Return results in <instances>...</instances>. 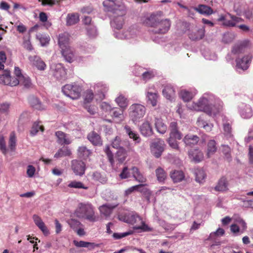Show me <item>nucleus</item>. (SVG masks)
Returning a JSON list of instances; mask_svg holds the SVG:
<instances>
[{
	"label": "nucleus",
	"mask_w": 253,
	"mask_h": 253,
	"mask_svg": "<svg viewBox=\"0 0 253 253\" xmlns=\"http://www.w3.org/2000/svg\"><path fill=\"white\" fill-rule=\"evenodd\" d=\"M143 23L151 28L154 34H165L169 30L171 23L168 19H162L158 14H152L145 18Z\"/></svg>",
	"instance_id": "obj_1"
},
{
	"label": "nucleus",
	"mask_w": 253,
	"mask_h": 253,
	"mask_svg": "<svg viewBox=\"0 0 253 253\" xmlns=\"http://www.w3.org/2000/svg\"><path fill=\"white\" fill-rule=\"evenodd\" d=\"M120 220L133 225L135 230L140 229L143 231H151L152 229L142 220V218L136 213L128 212L122 213L119 216Z\"/></svg>",
	"instance_id": "obj_2"
},
{
	"label": "nucleus",
	"mask_w": 253,
	"mask_h": 253,
	"mask_svg": "<svg viewBox=\"0 0 253 253\" xmlns=\"http://www.w3.org/2000/svg\"><path fill=\"white\" fill-rule=\"evenodd\" d=\"M0 83L11 86H16L20 84L26 88H29L32 85L30 78L27 75L21 76V78L18 79L11 77L10 71L6 70L3 72L2 74L0 75Z\"/></svg>",
	"instance_id": "obj_3"
},
{
	"label": "nucleus",
	"mask_w": 253,
	"mask_h": 253,
	"mask_svg": "<svg viewBox=\"0 0 253 253\" xmlns=\"http://www.w3.org/2000/svg\"><path fill=\"white\" fill-rule=\"evenodd\" d=\"M75 214L78 218L86 219L91 222H96L98 220V217L95 213L94 208L89 203L79 204Z\"/></svg>",
	"instance_id": "obj_4"
},
{
	"label": "nucleus",
	"mask_w": 253,
	"mask_h": 253,
	"mask_svg": "<svg viewBox=\"0 0 253 253\" xmlns=\"http://www.w3.org/2000/svg\"><path fill=\"white\" fill-rule=\"evenodd\" d=\"M103 5L108 11L114 13L119 12L122 15H126V7L119 0H105L103 1Z\"/></svg>",
	"instance_id": "obj_5"
},
{
	"label": "nucleus",
	"mask_w": 253,
	"mask_h": 253,
	"mask_svg": "<svg viewBox=\"0 0 253 253\" xmlns=\"http://www.w3.org/2000/svg\"><path fill=\"white\" fill-rule=\"evenodd\" d=\"M146 113L144 106L140 104H133L129 108V116L132 121L136 124L140 121Z\"/></svg>",
	"instance_id": "obj_6"
},
{
	"label": "nucleus",
	"mask_w": 253,
	"mask_h": 253,
	"mask_svg": "<svg viewBox=\"0 0 253 253\" xmlns=\"http://www.w3.org/2000/svg\"><path fill=\"white\" fill-rule=\"evenodd\" d=\"M62 91L65 95L71 99H78L81 96L82 87L76 84H67L62 87Z\"/></svg>",
	"instance_id": "obj_7"
},
{
	"label": "nucleus",
	"mask_w": 253,
	"mask_h": 253,
	"mask_svg": "<svg viewBox=\"0 0 253 253\" xmlns=\"http://www.w3.org/2000/svg\"><path fill=\"white\" fill-rule=\"evenodd\" d=\"M165 147L164 141L160 138L154 139L150 145L151 152L157 158L161 157L165 150Z\"/></svg>",
	"instance_id": "obj_8"
},
{
	"label": "nucleus",
	"mask_w": 253,
	"mask_h": 253,
	"mask_svg": "<svg viewBox=\"0 0 253 253\" xmlns=\"http://www.w3.org/2000/svg\"><path fill=\"white\" fill-rule=\"evenodd\" d=\"M252 58L253 55L251 54H248L241 58H237L236 59V67L244 71L247 70L250 66Z\"/></svg>",
	"instance_id": "obj_9"
},
{
	"label": "nucleus",
	"mask_w": 253,
	"mask_h": 253,
	"mask_svg": "<svg viewBox=\"0 0 253 253\" xmlns=\"http://www.w3.org/2000/svg\"><path fill=\"white\" fill-rule=\"evenodd\" d=\"M72 169L77 175L82 176L86 169L85 164L82 161L74 160L72 161Z\"/></svg>",
	"instance_id": "obj_10"
},
{
	"label": "nucleus",
	"mask_w": 253,
	"mask_h": 253,
	"mask_svg": "<svg viewBox=\"0 0 253 253\" xmlns=\"http://www.w3.org/2000/svg\"><path fill=\"white\" fill-rule=\"evenodd\" d=\"M229 183L227 178L223 176L218 180L216 185L214 187V190L217 192H224L228 191Z\"/></svg>",
	"instance_id": "obj_11"
},
{
	"label": "nucleus",
	"mask_w": 253,
	"mask_h": 253,
	"mask_svg": "<svg viewBox=\"0 0 253 253\" xmlns=\"http://www.w3.org/2000/svg\"><path fill=\"white\" fill-rule=\"evenodd\" d=\"M112 146L113 148L117 149L124 148V147L128 149V151H131L130 144L128 141L122 140L119 136H116L112 142Z\"/></svg>",
	"instance_id": "obj_12"
},
{
	"label": "nucleus",
	"mask_w": 253,
	"mask_h": 253,
	"mask_svg": "<svg viewBox=\"0 0 253 253\" xmlns=\"http://www.w3.org/2000/svg\"><path fill=\"white\" fill-rule=\"evenodd\" d=\"M33 219L35 224L41 229L44 235L47 236L49 235V231L47 227L39 215L34 214L33 216Z\"/></svg>",
	"instance_id": "obj_13"
},
{
	"label": "nucleus",
	"mask_w": 253,
	"mask_h": 253,
	"mask_svg": "<svg viewBox=\"0 0 253 253\" xmlns=\"http://www.w3.org/2000/svg\"><path fill=\"white\" fill-rule=\"evenodd\" d=\"M169 137L176 138L178 140H180L182 138V134L178 129L177 123L176 122H171L169 125Z\"/></svg>",
	"instance_id": "obj_14"
},
{
	"label": "nucleus",
	"mask_w": 253,
	"mask_h": 253,
	"mask_svg": "<svg viewBox=\"0 0 253 253\" xmlns=\"http://www.w3.org/2000/svg\"><path fill=\"white\" fill-rule=\"evenodd\" d=\"M87 138L93 145L101 146L102 144V141L100 136L94 131L89 132L87 135Z\"/></svg>",
	"instance_id": "obj_15"
},
{
	"label": "nucleus",
	"mask_w": 253,
	"mask_h": 253,
	"mask_svg": "<svg viewBox=\"0 0 253 253\" xmlns=\"http://www.w3.org/2000/svg\"><path fill=\"white\" fill-rule=\"evenodd\" d=\"M29 59L32 62L33 65L36 67L38 70L41 71L45 70L46 64L40 57L38 56H30Z\"/></svg>",
	"instance_id": "obj_16"
},
{
	"label": "nucleus",
	"mask_w": 253,
	"mask_h": 253,
	"mask_svg": "<svg viewBox=\"0 0 253 253\" xmlns=\"http://www.w3.org/2000/svg\"><path fill=\"white\" fill-rule=\"evenodd\" d=\"M67 72L65 68L61 64H58L55 66L54 76L58 80L65 79L66 77Z\"/></svg>",
	"instance_id": "obj_17"
},
{
	"label": "nucleus",
	"mask_w": 253,
	"mask_h": 253,
	"mask_svg": "<svg viewBox=\"0 0 253 253\" xmlns=\"http://www.w3.org/2000/svg\"><path fill=\"white\" fill-rule=\"evenodd\" d=\"M189 156L190 159L196 163L202 161L204 158V155L202 152L197 149L189 151Z\"/></svg>",
	"instance_id": "obj_18"
},
{
	"label": "nucleus",
	"mask_w": 253,
	"mask_h": 253,
	"mask_svg": "<svg viewBox=\"0 0 253 253\" xmlns=\"http://www.w3.org/2000/svg\"><path fill=\"white\" fill-rule=\"evenodd\" d=\"M134 179L139 183L146 182V178L141 173L139 169L136 167H133L130 169Z\"/></svg>",
	"instance_id": "obj_19"
},
{
	"label": "nucleus",
	"mask_w": 253,
	"mask_h": 253,
	"mask_svg": "<svg viewBox=\"0 0 253 253\" xmlns=\"http://www.w3.org/2000/svg\"><path fill=\"white\" fill-rule=\"evenodd\" d=\"M205 27L199 29L196 31L191 32L188 34V37L192 41H198L202 39L205 36Z\"/></svg>",
	"instance_id": "obj_20"
},
{
	"label": "nucleus",
	"mask_w": 253,
	"mask_h": 253,
	"mask_svg": "<svg viewBox=\"0 0 253 253\" xmlns=\"http://www.w3.org/2000/svg\"><path fill=\"white\" fill-rule=\"evenodd\" d=\"M199 140V137L198 136L188 134L184 136L183 141L186 145L192 146L197 144Z\"/></svg>",
	"instance_id": "obj_21"
},
{
	"label": "nucleus",
	"mask_w": 253,
	"mask_h": 253,
	"mask_svg": "<svg viewBox=\"0 0 253 253\" xmlns=\"http://www.w3.org/2000/svg\"><path fill=\"white\" fill-rule=\"evenodd\" d=\"M61 52L66 61L72 63L74 61V53L70 46L61 48Z\"/></svg>",
	"instance_id": "obj_22"
},
{
	"label": "nucleus",
	"mask_w": 253,
	"mask_h": 253,
	"mask_svg": "<svg viewBox=\"0 0 253 253\" xmlns=\"http://www.w3.org/2000/svg\"><path fill=\"white\" fill-rule=\"evenodd\" d=\"M55 136L57 138V142L61 145L69 144L71 143L70 140L67 137V134L62 131L55 132Z\"/></svg>",
	"instance_id": "obj_23"
},
{
	"label": "nucleus",
	"mask_w": 253,
	"mask_h": 253,
	"mask_svg": "<svg viewBox=\"0 0 253 253\" xmlns=\"http://www.w3.org/2000/svg\"><path fill=\"white\" fill-rule=\"evenodd\" d=\"M139 129L141 133L145 136H150L153 133L152 126L148 121L144 122L140 126Z\"/></svg>",
	"instance_id": "obj_24"
},
{
	"label": "nucleus",
	"mask_w": 253,
	"mask_h": 253,
	"mask_svg": "<svg viewBox=\"0 0 253 253\" xmlns=\"http://www.w3.org/2000/svg\"><path fill=\"white\" fill-rule=\"evenodd\" d=\"M69 35L68 33L64 32L59 35L58 44L61 48H65L69 46Z\"/></svg>",
	"instance_id": "obj_25"
},
{
	"label": "nucleus",
	"mask_w": 253,
	"mask_h": 253,
	"mask_svg": "<svg viewBox=\"0 0 253 253\" xmlns=\"http://www.w3.org/2000/svg\"><path fill=\"white\" fill-rule=\"evenodd\" d=\"M163 94L167 99L172 100L175 96V91L171 84H168L164 87Z\"/></svg>",
	"instance_id": "obj_26"
},
{
	"label": "nucleus",
	"mask_w": 253,
	"mask_h": 253,
	"mask_svg": "<svg viewBox=\"0 0 253 253\" xmlns=\"http://www.w3.org/2000/svg\"><path fill=\"white\" fill-rule=\"evenodd\" d=\"M91 154V150L88 149L85 146H81L78 149V155L79 157L84 160H86Z\"/></svg>",
	"instance_id": "obj_27"
},
{
	"label": "nucleus",
	"mask_w": 253,
	"mask_h": 253,
	"mask_svg": "<svg viewBox=\"0 0 253 253\" xmlns=\"http://www.w3.org/2000/svg\"><path fill=\"white\" fill-rule=\"evenodd\" d=\"M116 14L118 15V16L115 17L113 18L111 22V25L117 29H120L122 28L124 24V19L123 16L125 15L120 14L119 12Z\"/></svg>",
	"instance_id": "obj_28"
},
{
	"label": "nucleus",
	"mask_w": 253,
	"mask_h": 253,
	"mask_svg": "<svg viewBox=\"0 0 253 253\" xmlns=\"http://www.w3.org/2000/svg\"><path fill=\"white\" fill-rule=\"evenodd\" d=\"M230 19H228L227 17L225 21L223 22V25L228 27H234L237 23H239L243 21L242 19L236 16L228 14Z\"/></svg>",
	"instance_id": "obj_29"
},
{
	"label": "nucleus",
	"mask_w": 253,
	"mask_h": 253,
	"mask_svg": "<svg viewBox=\"0 0 253 253\" xmlns=\"http://www.w3.org/2000/svg\"><path fill=\"white\" fill-rule=\"evenodd\" d=\"M170 176L173 182H179L184 180L185 175L182 170H174L170 173Z\"/></svg>",
	"instance_id": "obj_30"
},
{
	"label": "nucleus",
	"mask_w": 253,
	"mask_h": 253,
	"mask_svg": "<svg viewBox=\"0 0 253 253\" xmlns=\"http://www.w3.org/2000/svg\"><path fill=\"white\" fill-rule=\"evenodd\" d=\"M193 9L204 15H210L213 13V10L211 7L204 4H199L198 7H194Z\"/></svg>",
	"instance_id": "obj_31"
},
{
	"label": "nucleus",
	"mask_w": 253,
	"mask_h": 253,
	"mask_svg": "<svg viewBox=\"0 0 253 253\" xmlns=\"http://www.w3.org/2000/svg\"><path fill=\"white\" fill-rule=\"evenodd\" d=\"M129 151L127 149L126 150L125 148L118 150L115 156L116 161H117L119 164H122L126 160L127 156V152Z\"/></svg>",
	"instance_id": "obj_32"
},
{
	"label": "nucleus",
	"mask_w": 253,
	"mask_h": 253,
	"mask_svg": "<svg viewBox=\"0 0 253 253\" xmlns=\"http://www.w3.org/2000/svg\"><path fill=\"white\" fill-rule=\"evenodd\" d=\"M71 154V151L69 147L63 146L60 148L54 154V157L55 158H59L66 156H70Z\"/></svg>",
	"instance_id": "obj_33"
},
{
	"label": "nucleus",
	"mask_w": 253,
	"mask_h": 253,
	"mask_svg": "<svg viewBox=\"0 0 253 253\" xmlns=\"http://www.w3.org/2000/svg\"><path fill=\"white\" fill-rule=\"evenodd\" d=\"M125 129L126 132L129 136V137L132 139L136 143H140L141 141V138L139 135L135 131L132 130L131 128L128 126H125Z\"/></svg>",
	"instance_id": "obj_34"
},
{
	"label": "nucleus",
	"mask_w": 253,
	"mask_h": 253,
	"mask_svg": "<svg viewBox=\"0 0 253 253\" xmlns=\"http://www.w3.org/2000/svg\"><path fill=\"white\" fill-rule=\"evenodd\" d=\"M115 208V206H112L108 205H103L99 208L101 214L104 216L109 217L112 212L113 210Z\"/></svg>",
	"instance_id": "obj_35"
},
{
	"label": "nucleus",
	"mask_w": 253,
	"mask_h": 253,
	"mask_svg": "<svg viewBox=\"0 0 253 253\" xmlns=\"http://www.w3.org/2000/svg\"><path fill=\"white\" fill-rule=\"evenodd\" d=\"M115 101L123 110L126 109L128 106V100L127 98L123 94H120L119 96L116 98Z\"/></svg>",
	"instance_id": "obj_36"
},
{
	"label": "nucleus",
	"mask_w": 253,
	"mask_h": 253,
	"mask_svg": "<svg viewBox=\"0 0 253 253\" xmlns=\"http://www.w3.org/2000/svg\"><path fill=\"white\" fill-rule=\"evenodd\" d=\"M73 242L74 245L77 247L87 248L89 250L93 249L96 246L94 243L87 242L83 241H80L79 242L76 240H74Z\"/></svg>",
	"instance_id": "obj_37"
},
{
	"label": "nucleus",
	"mask_w": 253,
	"mask_h": 253,
	"mask_svg": "<svg viewBox=\"0 0 253 253\" xmlns=\"http://www.w3.org/2000/svg\"><path fill=\"white\" fill-rule=\"evenodd\" d=\"M216 150L217 147L215 141L213 140H210L207 144V157L210 158L211 155H213L216 152Z\"/></svg>",
	"instance_id": "obj_38"
},
{
	"label": "nucleus",
	"mask_w": 253,
	"mask_h": 253,
	"mask_svg": "<svg viewBox=\"0 0 253 253\" xmlns=\"http://www.w3.org/2000/svg\"><path fill=\"white\" fill-rule=\"evenodd\" d=\"M155 127L160 133H165L167 129V126L162 121L161 119H156L155 120Z\"/></svg>",
	"instance_id": "obj_39"
},
{
	"label": "nucleus",
	"mask_w": 253,
	"mask_h": 253,
	"mask_svg": "<svg viewBox=\"0 0 253 253\" xmlns=\"http://www.w3.org/2000/svg\"><path fill=\"white\" fill-rule=\"evenodd\" d=\"M95 89L97 91V95H99V100H103L105 98V93L108 91V87L104 85L99 84H97L95 87Z\"/></svg>",
	"instance_id": "obj_40"
},
{
	"label": "nucleus",
	"mask_w": 253,
	"mask_h": 253,
	"mask_svg": "<svg viewBox=\"0 0 253 253\" xmlns=\"http://www.w3.org/2000/svg\"><path fill=\"white\" fill-rule=\"evenodd\" d=\"M79 21V15L78 13L68 14L67 16V25L71 26L78 23Z\"/></svg>",
	"instance_id": "obj_41"
},
{
	"label": "nucleus",
	"mask_w": 253,
	"mask_h": 253,
	"mask_svg": "<svg viewBox=\"0 0 253 253\" xmlns=\"http://www.w3.org/2000/svg\"><path fill=\"white\" fill-rule=\"evenodd\" d=\"M195 180L199 183H203L206 177V174L202 169H197L195 171Z\"/></svg>",
	"instance_id": "obj_42"
},
{
	"label": "nucleus",
	"mask_w": 253,
	"mask_h": 253,
	"mask_svg": "<svg viewBox=\"0 0 253 253\" xmlns=\"http://www.w3.org/2000/svg\"><path fill=\"white\" fill-rule=\"evenodd\" d=\"M156 175L157 180L160 182H164L167 178V173L163 169L159 167L156 169Z\"/></svg>",
	"instance_id": "obj_43"
},
{
	"label": "nucleus",
	"mask_w": 253,
	"mask_h": 253,
	"mask_svg": "<svg viewBox=\"0 0 253 253\" xmlns=\"http://www.w3.org/2000/svg\"><path fill=\"white\" fill-rule=\"evenodd\" d=\"M29 102L31 105L35 109L42 110L43 109L39 99L35 96H32L29 98Z\"/></svg>",
	"instance_id": "obj_44"
},
{
	"label": "nucleus",
	"mask_w": 253,
	"mask_h": 253,
	"mask_svg": "<svg viewBox=\"0 0 253 253\" xmlns=\"http://www.w3.org/2000/svg\"><path fill=\"white\" fill-rule=\"evenodd\" d=\"M41 123L40 122H36L34 123L31 130V134L32 135H36L39 130H41L42 132L44 131V126L41 125Z\"/></svg>",
	"instance_id": "obj_45"
},
{
	"label": "nucleus",
	"mask_w": 253,
	"mask_h": 253,
	"mask_svg": "<svg viewBox=\"0 0 253 253\" xmlns=\"http://www.w3.org/2000/svg\"><path fill=\"white\" fill-rule=\"evenodd\" d=\"M147 97L148 98V101L149 103L151 104L153 106H156L158 97L157 93L148 92Z\"/></svg>",
	"instance_id": "obj_46"
},
{
	"label": "nucleus",
	"mask_w": 253,
	"mask_h": 253,
	"mask_svg": "<svg viewBox=\"0 0 253 253\" xmlns=\"http://www.w3.org/2000/svg\"><path fill=\"white\" fill-rule=\"evenodd\" d=\"M222 152L224 155L225 160L228 162L232 160L231 149L228 145L222 146Z\"/></svg>",
	"instance_id": "obj_47"
},
{
	"label": "nucleus",
	"mask_w": 253,
	"mask_h": 253,
	"mask_svg": "<svg viewBox=\"0 0 253 253\" xmlns=\"http://www.w3.org/2000/svg\"><path fill=\"white\" fill-rule=\"evenodd\" d=\"M70 227L75 231L81 226H83L80 221L75 219H71L67 221Z\"/></svg>",
	"instance_id": "obj_48"
},
{
	"label": "nucleus",
	"mask_w": 253,
	"mask_h": 253,
	"mask_svg": "<svg viewBox=\"0 0 253 253\" xmlns=\"http://www.w3.org/2000/svg\"><path fill=\"white\" fill-rule=\"evenodd\" d=\"M68 187L70 188L78 189H88V187L87 186H85L82 182L80 181H77L75 180L71 181L68 185Z\"/></svg>",
	"instance_id": "obj_49"
},
{
	"label": "nucleus",
	"mask_w": 253,
	"mask_h": 253,
	"mask_svg": "<svg viewBox=\"0 0 253 253\" xmlns=\"http://www.w3.org/2000/svg\"><path fill=\"white\" fill-rule=\"evenodd\" d=\"M16 138L15 133L12 131L10 133L9 139L8 141V145L11 150L13 151L15 150L16 146Z\"/></svg>",
	"instance_id": "obj_50"
},
{
	"label": "nucleus",
	"mask_w": 253,
	"mask_h": 253,
	"mask_svg": "<svg viewBox=\"0 0 253 253\" xmlns=\"http://www.w3.org/2000/svg\"><path fill=\"white\" fill-rule=\"evenodd\" d=\"M138 191L142 193L147 201L149 202L150 197L152 195V192L148 188L143 186L142 187L139 188Z\"/></svg>",
	"instance_id": "obj_51"
},
{
	"label": "nucleus",
	"mask_w": 253,
	"mask_h": 253,
	"mask_svg": "<svg viewBox=\"0 0 253 253\" xmlns=\"http://www.w3.org/2000/svg\"><path fill=\"white\" fill-rule=\"evenodd\" d=\"M180 97L185 102H188L191 100L193 97V94L186 90H182L180 93Z\"/></svg>",
	"instance_id": "obj_52"
},
{
	"label": "nucleus",
	"mask_w": 253,
	"mask_h": 253,
	"mask_svg": "<svg viewBox=\"0 0 253 253\" xmlns=\"http://www.w3.org/2000/svg\"><path fill=\"white\" fill-rule=\"evenodd\" d=\"M94 98V93L91 90H87L84 93V104L90 103Z\"/></svg>",
	"instance_id": "obj_53"
},
{
	"label": "nucleus",
	"mask_w": 253,
	"mask_h": 253,
	"mask_svg": "<svg viewBox=\"0 0 253 253\" xmlns=\"http://www.w3.org/2000/svg\"><path fill=\"white\" fill-rule=\"evenodd\" d=\"M123 111L122 108H112L110 114V115L114 118H121V116H123Z\"/></svg>",
	"instance_id": "obj_54"
},
{
	"label": "nucleus",
	"mask_w": 253,
	"mask_h": 253,
	"mask_svg": "<svg viewBox=\"0 0 253 253\" xmlns=\"http://www.w3.org/2000/svg\"><path fill=\"white\" fill-rule=\"evenodd\" d=\"M23 46L29 51H31L33 49V46L31 44L30 36H24L23 37V42L22 43Z\"/></svg>",
	"instance_id": "obj_55"
},
{
	"label": "nucleus",
	"mask_w": 253,
	"mask_h": 253,
	"mask_svg": "<svg viewBox=\"0 0 253 253\" xmlns=\"http://www.w3.org/2000/svg\"><path fill=\"white\" fill-rule=\"evenodd\" d=\"M104 152H105L107 156L109 162L110 163L112 166H113L115 163V161L114 159V155L110 150V148L109 146H106L105 147Z\"/></svg>",
	"instance_id": "obj_56"
},
{
	"label": "nucleus",
	"mask_w": 253,
	"mask_h": 253,
	"mask_svg": "<svg viewBox=\"0 0 253 253\" xmlns=\"http://www.w3.org/2000/svg\"><path fill=\"white\" fill-rule=\"evenodd\" d=\"M144 185L143 184H138L137 185L131 186L128 189H127L125 192V196H128L131 194L134 191H137L139 190V188L142 187Z\"/></svg>",
	"instance_id": "obj_57"
},
{
	"label": "nucleus",
	"mask_w": 253,
	"mask_h": 253,
	"mask_svg": "<svg viewBox=\"0 0 253 253\" xmlns=\"http://www.w3.org/2000/svg\"><path fill=\"white\" fill-rule=\"evenodd\" d=\"M176 138H172L169 137L168 142L169 145L173 149L179 150V147L178 146V143L176 141Z\"/></svg>",
	"instance_id": "obj_58"
},
{
	"label": "nucleus",
	"mask_w": 253,
	"mask_h": 253,
	"mask_svg": "<svg viewBox=\"0 0 253 253\" xmlns=\"http://www.w3.org/2000/svg\"><path fill=\"white\" fill-rule=\"evenodd\" d=\"M241 116L245 119L250 118L252 116V111L249 107L242 110L241 112Z\"/></svg>",
	"instance_id": "obj_59"
},
{
	"label": "nucleus",
	"mask_w": 253,
	"mask_h": 253,
	"mask_svg": "<svg viewBox=\"0 0 253 253\" xmlns=\"http://www.w3.org/2000/svg\"><path fill=\"white\" fill-rule=\"evenodd\" d=\"M198 124L199 126L203 127L208 131H211L213 126L211 124H208L203 120H198Z\"/></svg>",
	"instance_id": "obj_60"
},
{
	"label": "nucleus",
	"mask_w": 253,
	"mask_h": 253,
	"mask_svg": "<svg viewBox=\"0 0 253 253\" xmlns=\"http://www.w3.org/2000/svg\"><path fill=\"white\" fill-rule=\"evenodd\" d=\"M0 150L4 154H5L7 152L4 138L1 135H0Z\"/></svg>",
	"instance_id": "obj_61"
},
{
	"label": "nucleus",
	"mask_w": 253,
	"mask_h": 253,
	"mask_svg": "<svg viewBox=\"0 0 253 253\" xmlns=\"http://www.w3.org/2000/svg\"><path fill=\"white\" fill-rule=\"evenodd\" d=\"M120 177L121 179H126L130 176V173L128 171V169L127 167H125L119 174Z\"/></svg>",
	"instance_id": "obj_62"
},
{
	"label": "nucleus",
	"mask_w": 253,
	"mask_h": 253,
	"mask_svg": "<svg viewBox=\"0 0 253 253\" xmlns=\"http://www.w3.org/2000/svg\"><path fill=\"white\" fill-rule=\"evenodd\" d=\"M100 108L103 111L105 112L110 113L112 108L111 105L106 102H103L100 105Z\"/></svg>",
	"instance_id": "obj_63"
},
{
	"label": "nucleus",
	"mask_w": 253,
	"mask_h": 253,
	"mask_svg": "<svg viewBox=\"0 0 253 253\" xmlns=\"http://www.w3.org/2000/svg\"><path fill=\"white\" fill-rule=\"evenodd\" d=\"M132 233V231L126 232L123 233H115L113 234V237L116 239H119L128 235H131Z\"/></svg>",
	"instance_id": "obj_64"
}]
</instances>
